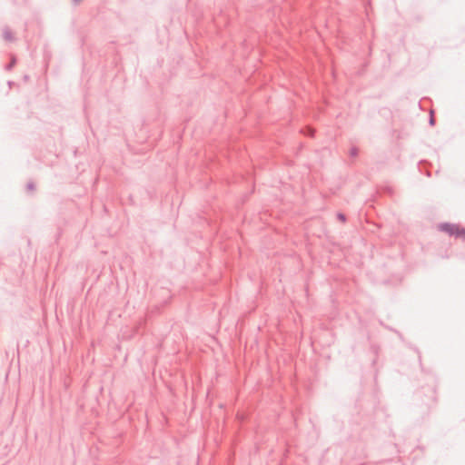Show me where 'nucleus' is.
<instances>
[{
	"label": "nucleus",
	"mask_w": 465,
	"mask_h": 465,
	"mask_svg": "<svg viewBox=\"0 0 465 465\" xmlns=\"http://www.w3.org/2000/svg\"><path fill=\"white\" fill-rule=\"evenodd\" d=\"M458 225L450 223H442L439 226L440 231L448 232L450 235H456Z\"/></svg>",
	"instance_id": "obj_1"
},
{
	"label": "nucleus",
	"mask_w": 465,
	"mask_h": 465,
	"mask_svg": "<svg viewBox=\"0 0 465 465\" xmlns=\"http://www.w3.org/2000/svg\"><path fill=\"white\" fill-rule=\"evenodd\" d=\"M455 236L465 239V229L458 226Z\"/></svg>",
	"instance_id": "obj_2"
}]
</instances>
